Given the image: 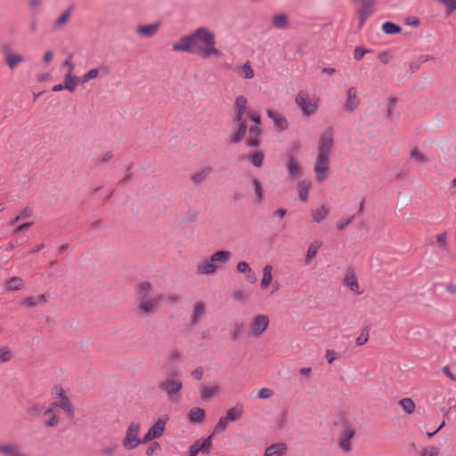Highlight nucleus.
Wrapping results in <instances>:
<instances>
[{
	"mask_svg": "<svg viewBox=\"0 0 456 456\" xmlns=\"http://www.w3.org/2000/svg\"><path fill=\"white\" fill-rule=\"evenodd\" d=\"M176 53H188L202 59L220 58L223 53L216 47L215 33L206 27H199L191 33L182 36L172 45Z\"/></svg>",
	"mask_w": 456,
	"mask_h": 456,
	"instance_id": "nucleus-1",
	"label": "nucleus"
},
{
	"mask_svg": "<svg viewBox=\"0 0 456 456\" xmlns=\"http://www.w3.org/2000/svg\"><path fill=\"white\" fill-rule=\"evenodd\" d=\"M272 24L275 28L284 29L289 26V18L285 13H276L272 17Z\"/></svg>",
	"mask_w": 456,
	"mask_h": 456,
	"instance_id": "nucleus-33",
	"label": "nucleus"
},
{
	"mask_svg": "<svg viewBox=\"0 0 456 456\" xmlns=\"http://www.w3.org/2000/svg\"><path fill=\"white\" fill-rule=\"evenodd\" d=\"M53 59V52L52 50H46L43 55V62L45 65H49Z\"/></svg>",
	"mask_w": 456,
	"mask_h": 456,
	"instance_id": "nucleus-61",
	"label": "nucleus"
},
{
	"mask_svg": "<svg viewBox=\"0 0 456 456\" xmlns=\"http://www.w3.org/2000/svg\"><path fill=\"white\" fill-rule=\"evenodd\" d=\"M31 216H32V210L29 208H25L19 216H17L15 217V219H13L11 222V224H14L18 221L27 220V219L30 218Z\"/></svg>",
	"mask_w": 456,
	"mask_h": 456,
	"instance_id": "nucleus-53",
	"label": "nucleus"
},
{
	"mask_svg": "<svg viewBox=\"0 0 456 456\" xmlns=\"http://www.w3.org/2000/svg\"><path fill=\"white\" fill-rule=\"evenodd\" d=\"M220 387L218 385H214L212 387L201 386L200 387V397L203 400H209L219 392Z\"/></svg>",
	"mask_w": 456,
	"mask_h": 456,
	"instance_id": "nucleus-36",
	"label": "nucleus"
},
{
	"mask_svg": "<svg viewBox=\"0 0 456 456\" xmlns=\"http://www.w3.org/2000/svg\"><path fill=\"white\" fill-rule=\"evenodd\" d=\"M204 375L203 367H197L191 371V377L194 380H200Z\"/></svg>",
	"mask_w": 456,
	"mask_h": 456,
	"instance_id": "nucleus-57",
	"label": "nucleus"
},
{
	"mask_svg": "<svg viewBox=\"0 0 456 456\" xmlns=\"http://www.w3.org/2000/svg\"><path fill=\"white\" fill-rule=\"evenodd\" d=\"M369 340V330L368 329H363L360 335L356 338L355 339V344L357 346H363L364 344L367 343V341Z\"/></svg>",
	"mask_w": 456,
	"mask_h": 456,
	"instance_id": "nucleus-51",
	"label": "nucleus"
},
{
	"mask_svg": "<svg viewBox=\"0 0 456 456\" xmlns=\"http://www.w3.org/2000/svg\"><path fill=\"white\" fill-rule=\"evenodd\" d=\"M159 387L169 400H176L182 391L183 382L180 379L170 377L160 382Z\"/></svg>",
	"mask_w": 456,
	"mask_h": 456,
	"instance_id": "nucleus-9",
	"label": "nucleus"
},
{
	"mask_svg": "<svg viewBox=\"0 0 456 456\" xmlns=\"http://www.w3.org/2000/svg\"><path fill=\"white\" fill-rule=\"evenodd\" d=\"M332 146L333 134L330 130L325 131L319 137L314 158V178L317 183H324L330 176Z\"/></svg>",
	"mask_w": 456,
	"mask_h": 456,
	"instance_id": "nucleus-2",
	"label": "nucleus"
},
{
	"mask_svg": "<svg viewBox=\"0 0 456 456\" xmlns=\"http://www.w3.org/2000/svg\"><path fill=\"white\" fill-rule=\"evenodd\" d=\"M167 419L164 418L159 419L144 435V436L142 437V443L147 444L152 441L153 439L160 437L165 431Z\"/></svg>",
	"mask_w": 456,
	"mask_h": 456,
	"instance_id": "nucleus-12",
	"label": "nucleus"
},
{
	"mask_svg": "<svg viewBox=\"0 0 456 456\" xmlns=\"http://www.w3.org/2000/svg\"><path fill=\"white\" fill-rule=\"evenodd\" d=\"M399 404L407 414H411L415 411V403L411 398L401 399Z\"/></svg>",
	"mask_w": 456,
	"mask_h": 456,
	"instance_id": "nucleus-41",
	"label": "nucleus"
},
{
	"mask_svg": "<svg viewBox=\"0 0 456 456\" xmlns=\"http://www.w3.org/2000/svg\"><path fill=\"white\" fill-rule=\"evenodd\" d=\"M312 187V183L309 180H301L297 183V191L301 200H305L308 197L309 191Z\"/></svg>",
	"mask_w": 456,
	"mask_h": 456,
	"instance_id": "nucleus-35",
	"label": "nucleus"
},
{
	"mask_svg": "<svg viewBox=\"0 0 456 456\" xmlns=\"http://www.w3.org/2000/svg\"><path fill=\"white\" fill-rule=\"evenodd\" d=\"M238 273L245 275V280L249 283H255L256 281V275L250 267L249 264L245 261H240L236 265Z\"/></svg>",
	"mask_w": 456,
	"mask_h": 456,
	"instance_id": "nucleus-23",
	"label": "nucleus"
},
{
	"mask_svg": "<svg viewBox=\"0 0 456 456\" xmlns=\"http://www.w3.org/2000/svg\"><path fill=\"white\" fill-rule=\"evenodd\" d=\"M45 302H46V297H45V295L42 294V295L28 297L24 298L22 301V305L26 308L30 309V308H34L37 305H38L42 303H45Z\"/></svg>",
	"mask_w": 456,
	"mask_h": 456,
	"instance_id": "nucleus-34",
	"label": "nucleus"
},
{
	"mask_svg": "<svg viewBox=\"0 0 456 456\" xmlns=\"http://www.w3.org/2000/svg\"><path fill=\"white\" fill-rule=\"evenodd\" d=\"M58 395L60 396V399L58 401L53 403L51 405L55 406V410L57 408L62 409L67 413V415L72 419L74 417L75 412H74V409H73L71 402L64 395V392L62 389L59 390Z\"/></svg>",
	"mask_w": 456,
	"mask_h": 456,
	"instance_id": "nucleus-16",
	"label": "nucleus"
},
{
	"mask_svg": "<svg viewBox=\"0 0 456 456\" xmlns=\"http://www.w3.org/2000/svg\"><path fill=\"white\" fill-rule=\"evenodd\" d=\"M232 298L238 302H244L248 300V296L245 291L240 289L233 293Z\"/></svg>",
	"mask_w": 456,
	"mask_h": 456,
	"instance_id": "nucleus-56",
	"label": "nucleus"
},
{
	"mask_svg": "<svg viewBox=\"0 0 456 456\" xmlns=\"http://www.w3.org/2000/svg\"><path fill=\"white\" fill-rule=\"evenodd\" d=\"M242 416V409L239 407H232L230 408L224 417L229 422L236 421L240 419Z\"/></svg>",
	"mask_w": 456,
	"mask_h": 456,
	"instance_id": "nucleus-39",
	"label": "nucleus"
},
{
	"mask_svg": "<svg viewBox=\"0 0 456 456\" xmlns=\"http://www.w3.org/2000/svg\"><path fill=\"white\" fill-rule=\"evenodd\" d=\"M206 314V304L201 301H196L192 306L190 315V322L191 326L197 325L204 317Z\"/></svg>",
	"mask_w": 456,
	"mask_h": 456,
	"instance_id": "nucleus-18",
	"label": "nucleus"
},
{
	"mask_svg": "<svg viewBox=\"0 0 456 456\" xmlns=\"http://www.w3.org/2000/svg\"><path fill=\"white\" fill-rule=\"evenodd\" d=\"M63 86L69 93L75 92L77 86L81 85V78L74 75V72H65L63 77Z\"/></svg>",
	"mask_w": 456,
	"mask_h": 456,
	"instance_id": "nucleus-24",
	"label": "nucleus"
},
{
	"mask_svg": "<svg viewBox=\"0 0 456 456\" xmlns=\"http://www.w3.org/2000/svg\"><path fill=\"white\" fill-rule=\"evenodd\" d=\"M228 420L225 419L224 416L221 417L217 422V424L216 425V427L214 428V430H213V433H212V436L216 434H219V433H222L224 432L226 428H227V424H228Z\"/></svg>",
	"mask_w": 456,
	"mask_h": 456,
	"instance_id": "nucleus-46",
	"label": "nucleus"
},
{
	"mask_svg": "<svg viewBox=\"0 0 456 456\" xmlns=\"http://www.w3.org/2000/svg\"><path fill=\"white\" fill-rule=\"evenodd\" d=\"M136 297L137 311L144 317L154 314L162 301V294L157 292L153 284L149 281L138 285Z\"/></svg>",
	"mask_w": 456,
	"mask_h": 456,
	"instance_id": "nucleus-3",
	"label": "nucleus"
},
{
	"mask_svg": "<svg viewBox=\"0 0 456 456\" xmlns=\"http://www.w3.org/2000/svg\"><path fill=\"white\" fill-rule=\"evenodd\" d=\"M247 104H248V99L245 96H243V95L237 96L234 101L235 112H240V113L245 114Z\"/></svg>",
	"mask_w": 456,
	"mask_h": 456,
	"instance_id": "nucleus-40",
	"label": "nucleus"
},
{
	"mask_svg": "<svg viewBox=\"0 0 456 456\" xmlns=\"http://www.w3.org/2000/svg\"><path fill=\"white\" fill-rule=\"evenodd\" d=\"M160 28V22L140 25L136 28V33L143 37H153Z\"/></svg>",
	"mask_w": 456,
	"mask_h": 456,
	"instance_id": "nucleus-22",
	"label": "nucleus"
},
{
	"mask_svg": "<svg viewBox=\"0 0 456 456\" xmlns=\"http://www.w3.org/2000/svg\"><path fill=\"white\" fill-rule=\"evenodd\" d=\"M235 71L237 75L243 79H252L255 76V71L249 61H246L241 65H237L235 67Z\"/></svg>",
	"mask_w": 456,
	"mask_h": 456,
	"instance_id": "nucleus-29",
	"label": "nucleus"
},
{
	"mask_svg": "<svg viewBox=\"0 0 456 456\" xmlns=\"http://www.w3.org/2000/svg\"><path fill=\"white\" fill-rule=\"evenodd\" d=\"M372 14V4L370 3L362 4L357 11L359 28H362L365 20Z\"/></svg>",
	"mask_w": 456,
	"mask_h": 456,
	"instance_id": "nucleus-30",
	"label": "nucleus"
},
{
	"mask_svg": "<svg viewBox=\"0 0 456 456\" xmlns=\"http://www.w3.org/2000/svg\"><path fill=\"white\" fill-rule=\"evenodd\" d=\"M160 449V445L159 443L157 442H154L152 444H151V445L147 448L146 450V454L147 455H151L153 454L156 451H159Z\"/></svg>",
	"mask_w": 456,
	"mask_h": 456,
	"instance_id": "nucleus-64",
	"label": "nucleus"
},
{
	"mask_svg": "<svg viewBox=\"0 0 456 456\" xmlns=\"http://www.w3.org/2000/svg\"><path fill=\"white\" fill-rule=\"evenodd\" d=\"M256 395L259 399H270L273 395V391L270 388L263 387L256 391Z\"/></svg>",
	"mask_w": 456,
	"mask_h": 456,
	"instance_id": "nucleus-52",
	"label": "nucleus"
},
{
	"mask_svg": "<svg viewBox=\"0 0 456 456\" xmlns=\"http://www.w3.org/2000/svg\"><path fill=\"white\" fill-rule=\"evenodd\" d=\"M246 132L247 125L241 124V126H239L237 133L232 137V142L235 143L240 142L244 138Z\"/></svg>",
	"mask_w": 456,
	"mask_h": 456,
	"instance_id": "nucleus-48",
	"label": "nucleus"
},
{
	"mask_svg": "<svg viewBox=\"0 0 456 456\" xmlns=\"http://www.w3.org/2000/svg\"><path fill=\"white\" fill-rule=\"evenodd\" d=\"M189 419L192 423H201L205 419V411L200 407H194L189 413Z\"/></svg>",
	"mask_w": 456,
	"mask_h": 456,
	"instance_id": "nucleus-37",
	"label": "nucleus"
},
{
	"mask_svg": "<svg viewBox=\"0 0 456 456\" xmlns=\"http://www.w3.org/2000/svg\"><path fill=\"white\" fill-rule=\"evenodd\" d=\"M330 212L327 206L322 205L321 208L314 209L313 212V220L315 223H320L326 218Z\"/></svg>",
	"mask_w": 456,
	"mask_h": 456,
	"instance_id": "nucleus-38",
	"label": "nucleus"
},
{
	"mask_svg": "<svg viewBox=\"0 0 456 456\" xmlns=\"http://www.w3.org/2000/svg\"><path fill=\"white\" fill-rule=\"evenodd\" d=\"M286 452L287 445L284 443H275L265 448L264 456H283Z\"/></svg>",
	"mask_w": 456,
	"mask_h": 456,
	"instance_id": "nucleus-27",
	"label": "nucleus"
},
{
	"mask_svg": "<svg viewBox=\"0 0 456 456\" xmlns=\"http://www.w3.org/2000/svg\"><path fill=\"white\" fill-rule=\"evenodd\" d=\"M248 118H250V120L256 124V126H259L260 125V115L257 111L256 110H250L248 111Z\"/></svg>",
	"mask_w": 456,
	"mask_h": 456,
	"instance_id": "nucleus-59",
	"label": "nucleus"
},
{
	"mask_svg": "<svg viewBox=\"0 0 456 456\" xmlns=\"http://www.w3.org/2000/svg\"><path fill=\"white\" fill-rule=\"evenodd\" d=\"M302 144L299 141L294 142L289 150L286 152L287 158H298L301 151Z\"/></svg>",
	"mask_w": 456,
	"mask_h": 456,
	"instance_id": "nucleus-43",
	"label": "nucleus"
},
{
	"mask_svg": "<svg viewBox=\"0 0 456 456\" xmlns=\"http://www.w3.org/2000/svg\"><path fill=\"white\" fill-rule=\"evenodd\" d=\"M69 16L70 12L69 11L64 12L56 19L55 25L58 28L63 27L68 22Z\"/></svg>",
	"mask_w": 456,
	"mask_h": 456,
	"instance_id": "nucleus-54",
	"label": "nucleus"
},
{
	"mask_svg": "<svg viewBox=\"0 0 456 456\" xmlns=\"http://www.w3.org/2000/svg\"><path fill=\"white\" fill-rule=\"evenodd\" d=\"M322 243L320 240H314L312 244H310L307 248L304 262L305 265H309L313 259L316 256L319 249L321 248Z\"/></svg>",
	"mask_w": 456,
	"mask_h": 456,
	"instance_id": "nucleus-31",
	"label": "nucleus"
},
{
	"mask_svg": "<svg viewBox=\"0 0 456 456\" xmlns=\"http://www.w3.org/2000/svg\"><path fill=\"white\" fill-rule=\"evenodd\" d=\"M267 117L273 122V126L278 132H283L289 129V124L284 115L277 110L266 109Z\"/></svg>",
	"mask_w": 456,
	"mask_h": 456,
	"instance_id": "nucleus-13",
	"label": "nucleus"
},
{
	"mask_svg": "<svg viewBox=\"0 0 456 456\" xmlns=\"http://www.w3.org/2000/svg\"><path fill=\"white\" fill-rule=\"evenodd\" d=\"M62 67L66 68V72H74L75 65L73 62L72 55H69L62 62Z\"/></svg>",
	"mask_w": 456,
	"mask_h": 456,
	"instance_id": "nucleus-55",
	"label": "nucleus"
},
{
	"mask_svg": "<svg viewBox=\"0 0 456 456\" xmlns=\"http://www.w3.org/2000/svg\"><path fill=\"white\" fill-rule=\"evenodd\" d=\"M141 425L138 422H131L126 430L125 436L121 442L122 446L126 451H132L142 443V438L139 437Z\"/></svg>",
	"mask_w": 456,
	"mask_h": 456,
	"instance_id": "nucleus-7",
	"label": "nucleus"
},
{
	"mask_svg": "<svg viewBox=\"0 0 456 456\" xmlns=\"http://www.w3.org/2000/svg\"><path fill=\"white\" fill-rule=\"evenodd\" d=\"M436 241L440 247L445 248L447 247V235L445 232L440 233L436 236Z\"/></svg>",
	"mask_w": 456,
	"mask_h": 456,
	"instance_id": "nucleus-60",
	"label": "nucleus"
},
{
	"mask_svg": "<svg viewBox=\"0 0 456 456\" xmlns=\"http://www.w3.org/2000/svg\"><path fill=\"white\" fill-rule=\"evenodd\" d=\"M232 258V253L228 250H219L209 257L199 262L196 272L199 275H214L220 271Z\"/></svg>",
	"mask_w": 456,
	"mask_h": 456,
	"instance_id": "nucleus-4",
	"label": "nucleus"
},
{
	"mask_svg": "<svg viewBox=\"0 0 456 456\" xmlns=\"http://www.w3.org/2000/svg\"><path fill=\"white\" fill-rule=\"evenodd\" d=\"M361 104L360 92L356 86H349L346 89L343 97V110L346 113L354 112Z\"/></svg>",
	"mask_w": 456,
	"mask_h": 456,
	"instance_id": "nucleus-8",
	"label": "nucleus"
},
{
	"mask_svg": "<svg viewBox=\"0 0 456 456\" xmlns=\"http://www.w3.org/2000/svg\"><path fill=\"white\" fill-rule=\"evenodd\" d=\"M44 416L45 417V427H56L60 423V419L57 416V410L55 406L50 405L45 411Z\"/></svg>",
	"mask_w": 456,
	"mask_h": 456,
	"instance_id": "nucleus-26",
	"label": "nucleus"
},
{
	"mask_svg": "<svg viewBox=\"0 0 456 456\" xmlns=\"http://www.w3.org/2000/svg\"><path fill=\"white\" fill-rule=\"evenodd\" d=\"M439 449L434 446H428L421 449L419 456H439Z\"/></svg>",
	"mask_w": 456,
	"mask_h": 456,
	"instance_id": "nucleus-49",
	"label": "nucleus"
},
{
	"mask_svg": "<svg viewBox=\"0 0 456 456\" xmlns=\"http://www.w3.org/2000/svg\"><path fill=\"white\" fill-rule=\"evenodd\" d=\"M162 300L169 305H176L181 301V297L176 293H169L166 296L162 295Z\"/></svg>",
	"mask_w": 456,
	"mask_h": 456,
	"instance_id": "nucleus-50",
	"label": "nucleus"
},
{
	"mask_svg": "<svg viewBox=\"0 0 456 456\" xmlns=\"http://www.w3.org/2000/svg\"><path fill=\"white\" fill-rule=\"evenodd\" d=\"M294 102L301 115L310 118L319 111L321 98L306 89H301L296 94Z\"/></svg>",
	"mask_w": 456,
	"mask_h": 456,
	"instance_id": "nucleus-5",
	"label": "nucleus"
},
{
	"mask_svg": "<svg viewBox=\"0 0 456 456\" xmlns=\"http://www.w3.org/2000/svg\"><path fill=\"white\" fill-rule=\"evenodd\" d=\"M248 158L253 166L256 167H260L262 166L264 161V154L262 152L256 151L251 154Z\"/></svg>",
	"mask_w": 456,
	"mask_h": 456,
	"instance_id": "nucleus-47",
	"label": "nucleus"
},
{
	"mask_svg": "<svg viewBox=\"0 0 456 456\" xmlns=\"http://www.w3.org/2000/svg\"><path fill=\"white\" fill-rule=\"evenodd\" d=\"M355 428L351 423H344L337 438L338 449L345 454H349L354 448Z\"/></svg>",
	"mask_w": 456,
	"mask_h": 456,
	"instance_id": "nucleus-6",
	"label": "nucleus"
},
{
	"mask_svg": "<svg viewBox=\"0 0 456 456\" xmlns=\"http://www.w3.org/2000/svg\"><path fill=\"white\" fill-rule=\"evenodd\" d=\"M13 357L12 352L7 346L0 347V363L10 362Z\"/></svg>",
	"mask_w": 456,
	"mask_h": 456,
	"instance_id": "nucleus-45",
	"label": "nucleus"
},
{
	"mask_svg": "<svg viewBox=\"0 0 456 456\" xmlns=\"http://www.w3.org/2000/svg\"><path fill=\"white\" fill-rule=\"evenodd\" d=\"M343 284L350 290L360 294L359 284L355 273L352 270H348L343 279Z\"/></svg>",
	"mask_w": 456,
	"mask_h": 456,
	"instance_id": "nucleus-28",
	"label": "nucleus"
},
{
	"mask_svg": "<svg viewBox=\"0 0 456 456\" xmlns=\"http://www.w3.org/2000/svg\"><path fill=\"white\" fill-rule=\"evenodd\" d=\"M108 73H109V68L104 64H101L98 67L92 68L89 70H87L86 73H84L83 76L80 77L81 85L87 84L89 81L94 80L100 76H105Z\"/></svg>",
	"mask_w": 456,
	"mask_h": 456,
	"instance_id": "nucleus-15",
	"label": "nucleus"
},
{
	"mask_svg": "<svg viewBox=\"0 0 456 456\" xmlns=\"http://www.w3.org/2000/svg\"><path fill=\"white\" fill-rule=\"evenodd\" d=\"M273 267L271 265H265L262 270V277L260 281L261 289H267L273 281Z\"/></svg>",
	"mask_w": 456,
	"mask_h": 456,
	"instance_id": "nucleus-25",
	"label": "nucleus"
},
{
	"mask_svg": "<svg viewBox=\"0 0 456 456\" xmlns=\"http://www.w3.org/2000/svg\"><path fill=\"white\" fill-rule=\"evenodd\" d=\"M286 169L291 179H297L303 175V167L298 158H287Z\"/></svg>",
	"mask_w": 456,
	"mask_h": 456,
	"instance_id": "nucleus-14",
	"label": "nucleus"
},
{
	"mask_svg": "<svg viewBox=\"0 0 456 456\" xmlns=\"http://www.w3.org/2000/svg\"><path fill=\"white\" fill-rule=\"evenodd\" d=\"M213 172L214 169L212 167H203L195 171L194 173H192L190 176V180L194 185H200L203 183L206 180H208L211 176Z\"/></svg>",
	"mask_w": 456,
	"mask_h": 456,
	"instance_id": "nucleus-17",
	"label": "nucleus"
},
{
	"mask_svg": "<svg viewBox=\"0 0 456 456\" xmlns=\"http://www.w3.org/2000/svg\"><path fill=\"white\" fill-rule=\"evenodd\" d=\"M382 30L387 35L398 34L401 31V28L390 21H387L382 25Z\"/></svg>",
	"mask_w": 456,
	"mask_h": 456,
	"instance_id": "nucleus-44",
	"label": "nucleus"
},
{
	"mask_svg": "<svg viewBox=\"0 0 456 456\" xmlns=\"http://www.w3.org/2000/svg\"><path fill=\"white\" fill-rule=\"evenodd\" d=\"M351 204H349L348 206L345 207L346 210H350L352 212V214L350 216H344L342 218H340L338 222H337V228L339 230V231H343L350 223L351 221L354 219V217L355 216V215L359 214L362 209V201H350Z\"/></svg>",
	"mask_w": 456,
	"mask_h": 456,
	"instance_id": "nucleus-11",
	"label": "nucleus"
},
{
	"mask_svg": "<svg viewBox=\"0 0 456 456\" xmlns=\"http://www.w3.org/2000/svg\"><path fill=\"white\" fill-rule=\"evenodd\" d=\"M118 448V444H111L100 448L98 453L101 456H113Z\"/></svg>",
	"mask_w": 456,
	"mask_h": 456,
	"instance_id": "nucleus-42",
	"label": "nucleus"
},
{
	"mask_svg": "<svg viewBox=\"0 0 456 456\" xmlns=\"http://www.w3.org/2000/svg\"><path fill=\"white\" fill-rule=\"evenodd\" d=\"M212 436L210 435L207 438L198 439L191 446V449L198 454L200 452L203 454H209L212 448Z\"/></svg>",
	"mask_w": 456,
	"mask_h": 456,
	"instance_id": "nucleus-21",
	"label": "nucleus"
},
{
	"mask_svg": "<svg viewBox=\"0 0 456 456\" xmlns=\"http://www.w3.org/2000/svg\"><path fill=\"white\" fill-rule=\"evenodd\" d=\"M368 51L362 47H356L354 52V57L355 60H361Z\"/></svg>",
	"mask_w": 456,
	"mask_h": 456,
	"instance_id": "nucleus-63",
	"label": "nucleus"
},
{
	"mask_svg": "<svg viewBox=\"0 0 456 456\" xmlns=\"http://www.w3.org/2000/svg\"><path fill=\"white\" fill-rule=\"evenodd\" d=\"M270 319L266 314H256L249 323L248 335L260 338L268 329Z\"/></svg>",
	"mask_w": 456,
	"mask_h": 456,
	"instance_id": "nucleus-10",
	"label": "nucleus"
},
{
	"mask_svg": "<svg viewBox=\"0 0 456 456\" xmlns=\"http://www.w3.org/2000/svg\"><path fill=\"white\" fill-rule=\"evenodd\" d=\"M4 57L5 63L10 69H14L18 65L24 61V56L20 53L12 52L10 49L4 50Z\"/></svg>",
	"mask_w": 456,
	"mask_h": 456,
	"instance_id": "nucleus-19",
	"label": "nucleus"
},
{
	"mask_svg": "<svg viewBox=\"0 0 456 456\" xmlns=\"http://www.w3.org/2000/svg\"><path fill=\"white\" fill-rule=\"evenodd\" d=\"M25 282L22 278L14 276L5 282V289L7 291H18L24 288Z\"/></svg>",
	"mask_w": 456,
	"mask_h": 456,
	"instance_id": "nucleus-32",
	"label": "nucleus"
},
{
	"mask_svg": "<svg viewBox=\"0 0 456 456\" xmlns=\"http://www.w3.org/2000/svg\"><path fill=\"white\" fill-rule=\"evenodd\" d=\"M0 454L3 456H28L18 444L13 443H0Z\"/></svg>",
	"mask_w": 456,
	"mask_h": 456,
	"instance_id": "nucleus-20",
	"label": "nucleus"
},
{
	"mask_svg": "<svg viewBox=\"0 0 456 456\" xmlns=\"http://www.w3.org/2000/svg\"><path fill=\"white\" fill-rule=\"evenodd\" d=\"M411 156L417 162L420 163V162L426 161L425 156L419 151H416V150L412 151L411 153Z\"/></svg>",
	"mask_w": 456,
	"mask_h": 456,
	"instance_id": "nucleus-62",
	"label": "nucleus"
},
{
	"mask_svg": "<svg viewBox=\"0 0 456 456\" xmlns=\"http://www.w3.org/2000/svg\"><path fill=\"white\" fill-rule=\"evenodd\" d=\"M325 358H326L327 362L330 364H331L338 358V354L334 350L328 349L325 352Z\"/></svg>",
	"mask_w": 456,
	"mask_h": 456,
	"instance_id": "nucleus-58",
	"label": "nucleus"
}]
</instances>
